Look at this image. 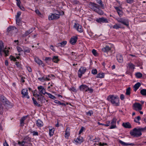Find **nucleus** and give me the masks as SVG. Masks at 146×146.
<instances>
[{"label": "nucleus", "instance_id": "f257e3e1", "mask_svg": "<svg viewBox=\"0 0 146 146\" xmlns=\"http://www.w3.org/2000/svg\"><path fill=\"white\" fill-rule=\"evenodd\" d=\"M89 7L92 10L100 15H102L104 14L103 11L101 9L100 6L95 3L90 2Z\"/></svg>", "mask_w": 146, "mask_h": 146}, {"label": "nucleus", "instance_id": "f03ea898", "mask_svg": "<svg viewBox=\"0 0 146 146\" xmlns=\"http://www.w3.org/2000/svg\"><path fill=\"white\" fill-rule=\"evenodd\" d=\"M107 99L114 106H118L119 105V98L117 96L110 95L108 97Z\"/></svg>", "mask_w": 146, "mask_h": 146}, {"label": "nucleus", "instance_id": "7ed1b4c3", "mask_svg": "<svg viewBox=\"0 0 146 146\" xmlns=\"http://www.w3.org/2000/svg\"><path fill=\"white\" fill-rule=\"evenodd\" d=\"M140 127L138 129L134 128L132 130L130 131V134L134 137H139L142 135Z\"/></svg>", "mask_w": 146, "mask_h": 146}, {"label": "nucleus", "instance_id": "20e7f679", "mask_svg": "<svg viewBox=\"0 0 146 146\" xmlns=\"http://www.w3.org/2000/svg\"><path fill=\"white\" fill-rule=\"evenodd\" d=\"M115 19L119 23H120L127 27H129V20L125 17L116 18Z\"/></svg>", "mask_w": 146, "mask_h": 146}, {"label": "nucleus", "instance_id": "39448f33", "mask_svg": "<svg viewBox=\"0 0 146 146\" xmlns=\"http://www.w3.org/2000/svg\"><path fill=\"white\" fill-rule=\"evenodd\" d=\"M34 96L35 97H37V100L39 101L41 103H43L45 102L46 100L44 98V97L42 95L39 94H35Z\"/></svg>", "mask_w": 146, "mask_h": 146}, {"label": "nucleus", "instance_id": "423d86ee", "mask_svg": "<svg viewBox=\"0 0 146 146\" xmlns=\"http://www.w3.org/2000/svg\"><path fill=\"white\" fill-rule=\"evenodd\" d=\"M21 94L22 95V98H27V99L29 98L30 97L28 95V92L27 89L25 88L23 89L21 92Z\"/></svg>", "mask_w": 146, "mask_h": 146}, {"label": "nucleus", "instance_id": "0eeeda50", "mask_svg": "<svg viewBox=\"0 0 146 146\" xmlns=\"http://www.w3.org/2000/svg\"><path fill=\"white\" fill-rule=\"evenodd\" d=\"M60 15L58 14L55 13L51 14V15H49L48 16L49 20H52L58 19L59 18Z\"/></svg>", "mask_w": 146, "mask_h": 146}, {"label": "nucleus", "instance_id": "6e6552de", "mask_svg": "<svg viewBox=\"0 0 146 146\" xmlns=\"http://www.w3.org/2000/svg\"><path fill=\"white\" fill-rule=\"evenodd\" d=\"M86 70V69L85 67H81L78 71V77L81 78L82 75L84 73Z\"/></svg>", "mask_w": 146, "mask_h": 146}, {"label": "nucleus", "instance_id": "1a4fd4ad", "mask_svg": "<svg viewBox=\"0 0 146 146\" xmlns=\"http://www.w3.org/2000/svg\"><path fill=\"white\" fill-rule=\"evenodd\" d=\"M37 88L39 91V94L42 95V94H43L44 95L47 93L46 92V90L43 86H39Z\"/></svg>", "mask_w": 146, "mask_h": 146}, {"label": "nucleus", "instance_id": "9d476101", "mask_svg": "<svg viewBox=\"0 0 146 146\" xmlns=\"http://www.w3.org/2000/svg\"><path fill=\"white\" fill-rule=\"evenodd\" d=\"M96 21L98 23H108V19L103 17L97 18L96 19Z\"/></svg>", "mask_w": 146, "mask_h": 146}, {"label": "nucleus", "instance_id": "9b49d317", "mask_svg": "<svg viewBox=\"0 0 146 146\" xmlns=\"http://www.w3.org/2000/svg\"><path fill=\"white\" fill-rule=\"evenodd\" d=\"M0 101L2 102L4 105H8L9 102L6 98L3 95H0Z\"/></svg>", "mask_w": 146, "mask_h": 146}, {"label": "nucleus", "instance_id": "f8f14e48", "mask_svg": "<svg viewBox=\"0 0 146 146\" xmlns=\"http://www.w3.org/2000/svg\"><path fill=\"white\" fill-rule=\"evenodd\" d=\"M133 109L136 111H138L142 109L141 105L139 103H135L133 104Z\"/></svg>", "mask_w": 146, "mask_h": 146}, {"label": "nucleus", "instance_id": "ddd939ff", "mask_svg": "<svg viewBox=\"0 0 146 146\" xmlns=\"http://www.w3.org/2000/svg\"><path fill=\"white\" fill-rule=\"evenodd\" d=\"M74 28L80 33H82L83 32L82 26L78 23H75Z\"/></svg>", "mask_w": 146, "mask_h": 146}, {"label": "nucleus", "instance_id": "4468645a", "mask_svg": "<svg viewBox=\"0 0 146 146\" xmlns=\"http://www.w3.org/2000/svg\"><path fill=\"white\" fill-rule=\"evenodd\" d=\"M34 59L35 61L39 65H41L43 67H44L45 66L44 64L43 63L42 61L39 59L38 58L35 57Z\"/></svg>", "mask_w": 146, "mask_h": 146}, {"label": "nucleus", "instance_id": "2eb2a0df", "mask_svg": "<svg viewBox=\"0 0 146 146\" xmlns=\"http://www.w3.org/2000/svg\"><path fill=\"white\" fill-rule=\"evenodd\" d=\"M78 37L77 36H73L70 39V42L73 45H74L77 42Z\"/></svg>", "mask_w": 146, "mask_h": 146}, {"label": "nucleus", "instance_id": "dca6fc26", "mask_svg": "<svg viewBox=\"0 0 146 146\" xmlns=\"http://www.w3.org/2000/svg\"><path fill=\"white\" fill-rule=\"evenodd\" d=\"M116 119L115 118H113L111 121V125L110 128V129H114L116 127Z\"/></svg>", "mask_w": 146, "mask_h": 146}, {"label": "nucleus", "instance_id": "f3484780", "mask_svg": "<svg viewBox=\"0 0 146 146\" xmlns=\"http://www.w3.org/2000/svg\"><path fill=\"white\" fill-rule=\"evenodd\" d=\"M4 49L3 43L2 40L0 41V55L2 56V52L3 50Z\"/></svg>", "mask_w": 146, "mask_h": 146}, {"label": "nucleus", "instance_id": "a211bd4d", "mask_svg": "<svg viewBox=\"0 0 146 146\" xmlns=\"http://www.w3.org/2000/svg\"><path fill=\"white\" fill-rule=\"evenodd\" d=\"M117 60L120 63H122L123 62V58L122 56L120 54H118L117 55Z\"/></svg>", "mask_w": 146, "mask_h": 146}, {"label": "nucleus", "instance_id": "6ab92c4d", "mask_svg": "<svg viewBox=\"0 0 146 146\" xmlns=\"http://www.w3.org/2000/svg\"><path fill=\"white\" fill-rule=\"evenodd\" d=\"M16 28L14 26H11L9 27L7 29V32L8 33H11L15 29H16Z\"/></svg>", "mask_w": 146, "mask_h": 146}, {"label": "nucleus", "instance_id": "aec40b11", "mask_svg": "<svg viewBox=\"0 0 146 146\" xmlns=\"http://www.w3.org/2000/svg\"><path fill=\"white\" fill-rule=\"evenodd\" d=\"M36 124L39 127H42L43 125L42 122L40 119H38L36 121Z\"/></svg>", "mask_w": 146, "mask_h": 146}, {"label": "nucleus", "instance_id": "412c9836", "mask_svg": "<svg viewBox=\"0 0 146 146\" xmlns=\"http://www.w3.org/2000/svg\"><path fill=\"white\" fill-rule=\"evenodd\" d=\"M27 116H25L23 117L20 120V125L21 126H23L24 125V120L27 118Z\"/></svg>", "mask_w": 146, "mask_h": 146}, {"label": "nucleus", "instance_id": "4be33fe9", "mask_svg": "<svg viewBox=\"0 0 146 146\" xmlns=\"http://www.w3.org/2000/svg\"><path fill=\"white\" fill-rule=\"evenodd\" d=\"M111 49V48L108 46H106L105 47L102 49L103 51L104 52H109Z\"/></svg>", "mask_w": 146, "mask_h": 146}, {"label": "nucleus", "instance_id": "5701e85b", "mask_svg": "<svg viewBox=\"0 0 146 146\" xmlns=\"http://www.w3.org/2000/svg\"><path fill=\"white\" fill-rule=\"evenodd\" d=\"M122 125L126 128H130L131 127L130 124L129 122L123 123Z\"/></svg>", "mask_w": 146, "mask_h": 146}, {"label": "nucleus", "instance_id": "b1692460", "mask_svg": "<svg viewBox=\"0 0 146 146\" xmlns=\"http://www.w3.org/2000/svg\"><path fill=\"white\" fill-rule=\"evenodd\" d=\"M141 84L139 82L136 84L134 86V90L136 92L141 86Z\"/></svg>", "mask_w": 146, "mask_h": 146}, {"label": "nucleus", "instance_id": "393cba45", "mask_svg": "<svg viewBox=\"0 0 146 146\" xmlns=\"http://www.w3.org/2000/svg\"><path fill=\"white\" fill-rule=\"evenodd\" d=\"M84 141L83 138L81 137H78L76 140L75 142L79 143H81Z\"/></svg>", "mask_w": 146, "mask_h": 146}, {"label": "nucleus", "instance_id": "a878e982", "mask_svg": "<svg viewBox=\"0 0 146 146\" xmlns=\"http://www.w3.org/2000/svg\"><path fill=\"white\" fill-rule=\"evenodd\" d=\"M32 100L33 101V103L35 106H37L38 107H40L41 106L40 104H38L34 98L33 97L32 98Z\"/></svg>", "mask_w": 146, "mask_h": 146}, {"label": "nucleus", "instance_id": "bb28decb", "mask_svg": "<svg viewBox=\"0 0 146 146\" xmlns=\"http://www.w3.org/2000/svg\"><path fill=\"white\" fill-rule=\"evenodd\" d=\"M23 51L25 53H29L30 49L28 47L26 46H23Z\"/></svg>", "mask_w": 146, "mask_h": 146}, {"label": "nucleus", "instance_id": "cd10ccee", "mask_svg": "<svg viewBox=\"0 0 146 146\" xmlns=\"http://www.w3.org/2000/svg\"><path fill=\"white\" fill-rule=\"evenodd\" d=\"M69 130L70 129L68 128H67L66 131L65 137L66 139L68 138V136L70 135Z\"/></svg>", "mask_w": 146, "mask_h": 146}, {"label": "nucleus", "instance_id": "c85d7f7f", "mask_svg": "<svg viewBox=\"0 0 146 146\" xmlns=\"http://www.w3.org/2000/svg\"><path fill=\"white\" fill-rule=\"evenodd\" d=\"M97 3L99 4V5L100 6L102 9L104 8V5L103 4L102 0H96Z\"/></svg>", "mask_w": 146, "mask_h": 146}, {"label": "nucleus", "instance_id": "c756f323", "mask_svg": "<svg viewBox=\"0 0 146 146\" xmlns=\"http://www.w3.org/2000/svg\"><path fill=\"white\" fill-rule=\"evenodd\" d=\"M87 88V86L86 85H82L79 87V88L80 91H83L86 89Z\"/></svg>", "mask_w": 146, "mask_h": 146}, {"label": "nucleus", "instance_id": "7c9ffc66", "mask_svg": "<svg viewBox=\"0 0 146 146\" xmlns=\"http://www.w3.org/2000/svg\"><path fill=\"white\" fill-rule=\"evenodd\" d=\"M52 60L53 62L56 63H57L58 62L59 60L58 58V57L57 56H54Z\"/></svg>", "mask_w": 146, "mask_h": 146}, {"label": "nucleus", "instance_id": "2f4dec72", "mask_svg": "<svg viewBox=\"0 0 146 146\" xmlns=\"http://www.w3.org/2000/svg\"><path fill=\"white\" fill-rule=\"evenodd\" d=\"M98 123L99 125H102L106 127H108L110 125V121H107L106 122V123L105 124L100 123L99 122H98Z\"/></svg>", "mask_w": 146, "mask_h": 146}, {"label": "nucleus", "instance_id": "473e14b6", "mask_svg": "<svg viewBox=\"0 0 146 146\" xmlns=\"http://www.w3.org/2000/svg\"><path fill=\"white\" fill-rule=\"evenodd\" d=\"M33 32V30L32 29H31L29 30L26 31L25 33L24 34V36H27L29 34Z\"/></svg>", "mask_w": 146, "mask_h": 146}, {"label": "nucleus", "instance_id": "72a5a7b5", "mask_svg": "<svg viewBox=\"0 0 146 146\" xmlns=\"http://www.w3.org/2000/svg\"><path fill=\"white\" fill-rule=\"evenodd\" d=\"M2 52H4V54H5V56H8L9 54V51L6 48H5L3 50Z\"/></svg>", "mask_w": 146, "mask_h": 146}, {"label": "nucleus", "instance_id": "f704fd0d", "mask_svg": "<svg viewBox=\"0 0 146 146\" xmlns=\"http://www.w3.org/2000/svg\"><path fill=\"white\" fill-rule=\"evenodd\" d=\"M141 94L143 96H146V89H142L140 91Z\"/></svg>", "mask_w": 146, "mask_h": 146}, {"label": "nucleus", "instance_id": "c9c22d12", "mask_svg": "<svg viewBox=\"0 0 146 146\" xmlns=\"http://www.w3.org/2000/svg\"><path fill=\"white\" fill-rule=\"evenodd\" d=\"M26 143V141H23L22 142H20V141H19L18 142V144L20 146H28L27 145H25V143Z\"/></svg>", "mask_w": 146, "mask_h": 146}, {"label": "nucleus", "instance_id": "e433bc0d", "mask_svg": "<svg viewBox=\"0 0 146 146\" xmlns=\"http://www.w3.org/2000/svg\"><path fill=\"white\" fill-rule=\"evenodd\" d=\"M104 73H99L97 74L96 77L97 78H103L104 77Z\"/></svg>", "mask_w": 146, "mask_h": 146}, {"label": "nucleus", "instance_id": "4c0bfd02", "mask_svg": "<svg viewBox=\"0 0 146 146\" xmlns=\"http://www.w3.org/2000/svg\"><path fill=\"white\" fill-rule=\"evenodd\" d=\"M140 119V117L139 116H138L137 118H134V121L135 122L139 123L140 124V123L139 122V120Z\"/></svg>", "mask_w": 146, "mask_h": 146}, {"label": "nucleus", "instance_id": "58836bf2", "mask_svg": "<svg viewBox=\"0 0 146 146\" xmlns=\"http://www.w3.org/2000/svg\"><path fill=\"white\" fill-rule=\"evenodd\" d=\"M46 94L48 95V97L49 98L52 99H55L56 98L55 96L52 95V94H50V93L47 92L46 93Z\"/></svg>", "mask_w": 146, "mask_h": 146}, {"label": "nucleus", "instance_id": "ea45409f", "mask_svg": "<svg viewBox=\"0 0 146 146\" xmlns=\"http://www.w3.org/2000/svg\"><path fill=\"white\" fill-rule=\"evenodd\" d=\"M85 91L86 92L89 91L90 93H92L93 91V90L92 88H89L87 86V88H86Z\"/></svg>", "mask_w": 146, "mask_h": 146}, {"label": "nucleus", "instance_id": "a19ab883", "mask_svg": "<svg viewBox=\"0 0 146 146\" xmlns=\"http://www.w3.org/2000/svg\"><path fill=\"white\" fill-rule=\"evenodd\" d=\"M54 129H52L49 130V135L51 136L53 135L54 133Z\"/></svg>", "mask_w": 146, "mask_h": 146}, {"label": "nucleus", "instance_id": "79ce46f5", "mask_svg": "<svg viewBox=\"0 0 146 146\" xmlns=\"http://www.w3.org/2000/svg\"><path fill=\"white\" fill-rule=\"evenodd\" d=\"M3 107L0 102V115H1L3 114Z\"/></svg>", "mask_w": 146, "mask_h": 146}, {"label": "nucleus", "instance_id": "37998d69", "mask_svg": "<svg viewBox=\"0 0 146 146\" xmlns=\"http://www.w3.org/2000/svg\"><path fill=\"white\" fill-rule=\"evenodd\" d=\"M129 68L131 69H134L135 68V66L131 63H129L128 64Z\"/></svg>", "mask_w": 146, "mask_h": 146}, {"label": "nucleus", "instance_id": "c03bdc74", "mask_svg": "<svg viewBox=\"0 0 146 146\" xmlns=\"http://www.w3.org/2000/svg\"><path fill=\"white\" fill-rule=\"evenodd\" d=\"M54 102L56 104H58L59 105H62L64 106H66V104L64 103H61L60 101L57 100H55Z\"/></svg>", "mask_w": 146, "mask_h": 146}, {"label": "nucleus", "instance_id": "a18cd8bd", "mask_svg": "<svg viewBox=\"0 0 146 146\" xmlns=\"http://www.w3.org/2000/svg\"><path fill=\"white\" fill-rule=\"evenodd\" d=\"M113 28L114 29H118L119 28H120L121 27L119 25L117 24H115L113 26Z\"/></svg>", "mask_w": 146, "mask_h": 146}, {"label": "nucleus", "instance_id": "49530a36", "mask_svg": "<svg viewBox=\"0 0 146 146\" xmlns=\"http://www.w3.org/2000/svg\"><path fill=\"white\" fill-rule=\"evenodd\" d=\"M130 88L128 87L126 90V94L127 95H129L130 94Z\"/></svg>", "mask_w": 146, "mask_h": 146}, {"label": "nucleus", "instance_id": "de8ad7c7", "mask_svg": "<svg viewBox=\"0 0 146 146\" xmlns=\"http://www.w3.org/2000/svg\"><path fill=\"white\" fill-rule=\"evenodd\" d=\"M16 24L19 26H20L21 24V21L19 18H16Z\"/></svg>", "mask_w": 146, "mask_h": 146}, {"label": "nucleus", "instance_id": "09e8293b", "mask_svg": "<svg viewBox=\"0 0 146 146\" xmlns=\"http://www.w3.org/2000/svg\"><path fill=\"white\" fill-rule=\"evenodd\" d=\"M136 77L138 78H140L142 76V74L140 72H138L135 74Z\"/></svg>", "mask_w": 146, "mask_h": 146}, {"label": "nucleus", "instance_id": "8fccbe9b", "mask_svg": "<svg viewBox=\"0 0 146 146\" xmlns=\"http://www.w3.org/2000/svg\"><path fill=\"white\" fill-rule=\"evenodd\" d=\"M119 142L123 146H127V145H128V143H125L121 140H119Z\"/></svg>", "mask_w": 146, "mask_h": 146}, {"label": "nucleus", "instance_id": "3c124183", "mask_svg": "<svg viewBox=\"0 0 146 146\" xmlns=\"http://www.w3.org/2000/svg\"><path fill=\"white\" fill-rule=\"evenodd\" d=\"M92 52L93 54L95 56H96L98 55V53L97 52L96 50L94 49H93L92 50Z\"/></svg>", "mask_w": 146, "mask_h": 146}, {"label": "nucleus", "instance_id": "603ef678", "mask_svg": "<svg viewBox=\"0 0 146 146\" xmlns=\"http://www.w3.org/2000/svg\"><path fill=\"white\" fill-rule=\"evenodd\" d=\"M61 45V47L64 46L67 43V41H64L61 42H60Z\"/></svg>", "mask_w": 146, "mask_h": 146}, {"label": "nucleus", "instance_id": "864d4df0", "mask_svg": "<svg viewBox=\"0 0 146 146\" xmlns=\"http://www.w3.org/2000/svg\"><path fill=\"white\" fill-rule=\"evenodd\" d=\"M21 14V12L20 11L18 12L17 13V15H16V18H19Z\"/></svg>", "mask_w": 146, "mask_h": 146}, {"label": "nucleus", "instance_id": "5fc2aeb1", "mask_svg": "<svg viewBox=\"0 0 146 146\" xmlns=\"http://www.w3.org/2000/svg\"><path fill=\"white\" fill-rule=\"evenodd\" d=\"M38 80L42 82L45 81V79H44V76H43L41 78H38Z\"/></svg>", "mask_w": 146, "mask_h": 146}, {"label": "nucleus", "instance_id": "6e6d98bb", "mask_svg": "<svg viewBox=\"0 0 146 146\" xmlns=\"http://www.w3.org/2000/svg\"><path fill=\"white\" fill-rule=\"evenodd\" d=\"M117 13L120 17L122 16L123 15V12H122V10L118 11L117 12Z\"/></svg>", "mask_w": 146, "mask_h": 146}, {"label": "nucleus", "instance_id": "4d7b16f0", "mask_svg": "<svg viewBox=\"0 0 146 146\" xmlns=\"http://www.w3.org/2000/svg\"><path fill=\"white\" fill-rule=\"evenodd\" d=\"M114 7L115 9V10H116L117 12H118V11H121L122 10L121 8L120 7Z\"/></svg>", "mask_w": 146, "mask_h": 146}, {"label": "nucleus", "instance_id": "13d9d810", "mask_svg": "<svg viewBox=\"0 0 146 146\" xmlns=\"http://www.w3.org/2000/svg\"><path fill=\"white\" fill-rule=\"evenodd\" d=\"M24 141H26V142H27L28 141H30V139L29 137L27 136L24 138Z\"/></svg>", "mask_w": 146, "mask_h": 146}, {"label": "nucleus", "instance_id": "bf43d9fd", "mask_svg": "<svg viewBox=\"0 0 146 146\" xmlns=\"http://www.w3.org/2000/svg\"><path fill=\"white\" fill-rule=\"evenodd\" d=\"M21 3V2L20 0L17 1V5L22 10H23V9L21 8V6L20 5V4Z\"/></svg>", "mask_w": 146, "mask_h": 146}, {"label": "nucleus", "instance_id": "052dcab7", "mask_svg": "<svg viewBox=\"0 0 146 146\" xmlns=\"http://www.w3.org/2000/svg\"><path fill=\"white\" fill-rule=\"evenodd\" d=\"M69 90L70 91H72L75 92H77V90H76V88L74 87L70 88L69 89Z\"/></svg>", "mask_w": 146, "mask_h": 146}, {"label": "nucleus", "instance_id": "680f3d73", "mask_svg": "<svg viewBox=\"0 0 146 146\" xmlns=\"http://www.w3.org/2000/svg\"><path fill=\"white\" fill-rule=\"evenodd\" d=\"M17 48L19 52H21V51H23V50H22V48L19 46H17Z\"/></svg>", "mask_w": 146, "mask_h": 146}, {"label": "nucleus", "instance_id": "e2e57ef3", "mask_svg": "<svg viewBox=\"0 0 146 146\" xmlns=\"http://www.w3.org/2000/svg\"><path fill=\"white\" fill-rule=\"evenodd\" d=\"M92 73L94 74H96L97 73V71L96 69H93L92 71Z\"/></svg>", "mask_w": 146, "mask_h": 146}, {"label": "nucleus", "instance_id": "0e129e2a", "mask_svg": "<svg viewBox=\"0 0 146 146\" xmlns=\"http://www.w3.org/2000/svg\"><path fill=\"white\" fill-rule=\"evenodd\" d=\"M32 133H33V136H36L38 135V133L37 131H33Z\"/></svg>", "mask_w": 146, "mask_h": 146}, {"label": "nucleus", "instance_id": "69168bd1", "mask_svg": "<svg viewBox=\"0 0 146 146\" xmlns=\"http://www.w3.org/2000/svg\"><path fill=\"white\" fill-rule=\"evenodd\" d=\"M84 129V128L83 127H82L81 129H80L79 132V134H80L82 133L83 131V130Z\"/></svg>", "mask_w": 146, "mask_h": 146}, {"label": "nucleus", "instance_id": "338daca9", "mask_svg": "<svg viewBox=\"0 0 146 146\" xmlns=\"http://www.w3.org/2000/svg\"><path fill=\"white\" fill-rule=\"evenodd\" d=\"M127 2L129 4H131L134 2V0H127Z\"/></svg>", "mask_w": 146, "mask_h": 146}, {"label": "nucleus", "instance_id": "774afa93", "mask_svg": "<svg viewBox=\"0 0 146 146\" xmlns=\"http://www.w3.org/2000/svg\"><path fill=\"white\" fill-rule=\"evenodd\" d=\"M101 143L100 142H97L95 143L94 144V146H100Z\"/></svg>", "mask_w": 146, "mask_h": 146}]
</instances>
